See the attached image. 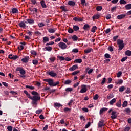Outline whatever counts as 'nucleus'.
Returning a JSON list of instances; mask_svg holds the SVG:
<instances>
[{
  "label": "nucleus",
  "instance_id": "nucleus-1",
  "mask_svg": "<svg viewBox=\"0 0 131 131\" xmlns=\"http://www.w3.org/2000/svg\"><path fill=\"white\" fill-rule=\"evenodd\" d=\"M31 100L32 104L34 106H36L37 105V101L40 100V96L39 95H34L33 97H32Z\"/></svg>",
  "mask_w": 131,
  "mask_h": 131
},
{
  "label": "nucleus",
  "instance_id": "nucleus-2",
  "mask_svg": "<svg viewBox=\"0 0 131 131\" xmlns=\"http://www.w3.org/2000/svg\"><path fill=\"white\" fill-rule=\"evenodd\" d=\"M117 43L119 47L118 51H121L124 48L123 40L119 39L117 40Z\"/></svg>",
  "mask_w": 131,
  "mask_h": 131
},
{
  "label": "nucleus",
  "instance_id": "nucleus-3",
  "mask_svg": "<svg viewBox=\"0 0 131 131\" xmlns=\"http://www.w3.org/2000/svg\"><path fill=\"white\" fill-rule=\"evenodd\" d=\"M58 46L61 50H66V49H67V45L63 42H59Z\"/></svg>",
  "mask_w": 131,
  "mask_h": 131
},
{
  "label": "nucleus",
  "instance_id": "nucleus-4",
  "mask_svg": "<svg viewBox=\"0 0 131 131\" xmlns=\"http://www.w3.org/2000/svg\"><path fill=\"white\" fill-rule=\"evenodd\" d=\"M16 71H19V73L21 75H25V73H26V72L25 70H24V69L23 68L21 67H18L16 69Z\"/></svg>",
  "mask_w": 131,
  "mask_h": 131
},
{
  "label": "nucleus",
  "instance_id": "nucleus-5",
  "mask_svg": "<svg viewBox=\"0 0 131 131\" xmlns=\"http://www.w3.org/2000/svg\"><path fill=\"white\" fill-rule=\"evenodd\" d=\"M44 81L46 82H48L49 85L50 86H53V84L54 83V81H53V79H45L43 80Z\"/></svg>",
  "mask_w": 131,
  "mask_h": 131
},
{
  "label": "nucleus",
  "instance_id": "nucleus-6",
  "mask_svg": "<svg viewBox=\"0 0 131 131\" xmlns=\"http://www.w3.org/2000/svg\"><path fill=\"white\" fill-rule=\"evenodd\" d=\"M81 89L80 91V93H81V94H83V93H86V91H88V90L86 89V85L83 84L81 85Z\"/></svg>",
  "mask_w": 131,
  "mask_h": 131
},
{
  "label": "nucleus",
  "instance_id": "nucleus-7",
  "mask_svg": "<svg viewBox=\"0 0 131 131\" xmlns=\"http://www.w3.org/2000/svg\"><path fill=\"white\" fill-rule=\"evenodd\" d=\"M116 113H117L116 111H112L111 114L112 116H111L112 119H115L117 118V114H116Z\"/></svg>",
  "mask_w": 131,
  "mask_h": 131
},
{
  "label": "nucleus",
  "instance_id": "nucleus-8",
  "mask_svg": "<svg viewBox=\"0 0 131 131\" xmlns=\"http://www.w3.org/2000/svg\"><path fill=\"white\" fill-rule=\"evenodd\" d=\"M29 56H26L24 58H23L21 60V61L23 62V63H28V61H29Z\"/></svg>",
  "mask_w": 131,
  "mask_h": 131
},
{
  "label": "nucleus",
  "instance_id": "nucleus-9",
  "mask_svg": "<svg viewBox=\"0 0 131 131\" xmlns=\"http://www.w3.org/2000/svg\"><path fill=\"white\" fill-rule=\"evenodd\" d=\"M40 4L43 9H46L48 7L46 4V2L44 0H41L40 2Z\"/></svg>",
  "mask_w": 131,
  "mask_h": 131
},
{
  "label": "nucleus",
  "instance_id": "nucleus-10",
  "mask_svg": "<svg viewBox=\"0 0 131 131\" xmlns=\"http://www.w3.org/2000/svg\"><path fill=\"white\" fill-rule=\"evenodd\" d=\"M8 58L11 60H16V59H18V58H19V56L17 55H14L13 57V54H10L8 56Z\"/></svg>",
  "mask_w": 131,
  "mask_h": 131
},
{
  "label": "nucleus",
  "instance_id": "nucleus-11",
  "mask_svg": "<svg viewBox=\"0 0 131 131\" xmlns=\"http://www.w3.org/2000/svg\"><path fill=\"white\" fill-rule=\"evenodd\" d=\"M73 20L75 21V22H82V21H83V18H81L80 17H74Z\"/></svg>",
  "mask_w": 131,
  "mask_h": 131
},
{
  "label": "nucleus",
  "instance_id": "nucleus-12",
  "mask_svg": "<svg viewBox=\"0 0 131 131\" xmlns=\"http://www.w3.org/2000/svg\"><path fill=\"white\" fill-rule=\"evenodd\" d=\"M78 68V66L77 64H75L72 67L69 68L70 71H74V70H76V69H77Z\"/></svg>",
  "mask_w": 131,
  "mask_h": 131
},
{
  "label": "nucleus",
  "instance_id": "nucleus-13",
  "mask_svg": "<svg viewBox=\"0 0 131 131\" xmlns=\"http://www.w3.org/2000/svg\"><path fill=\"white\" fill-rule=\"evenodd\" d=\"M104 126V120H101L99 121L98 124V127L100 128V127H103Z\"/></svg>",
  "mask_w": 131,
  "mask_h": 131
},
{
  "label": "nucleus",
  "instance_id": "nucleus-14",
  "mask_svg": "<svg viewBox=\"0 0 131 131\" xmlns=\"http://www.w3.org/2000/svg\"><path fill=\"white\" fill-rule=\"evenodd\" d=\"M18 26L21 27V28H25V27H26V24H25L24 21H20V23L18 24Z\"/></svg>",
  "mask_w": 131,
  "mask_h": 131
},
{
  "label": "nucleus",
  "instance_id": "nucleus-15",
  "mask_svg": "<svg viewBox=\"0 0 131 131\" xmlns=\"http://www.w3.org/2000/svg\"><path fill=\"white\" fill-rule=\"evenodd\" d=\"M48 74H49V75H50V76H52V77H55V76H57V73L53 71L48 72Z\"/></svg>",
  "mask_w": 131,
  "mask_h": 131
},
{
  "label": "nucleus",
  "instance_id": "nucleus-16",
  "mask_svg": "<svg viewBox=\"0 0 131 131\" xmlns=\"http://www.w3.org/2000/svg\"><path fill=\"white\" fill-rule=\"evenodd\" d=\"M125 16H126V14H124L119 15L117 16V19H118V20H122V19H123V18H124Z\"/></svg>",
  "mask_w": 131,
  "mask_h": 131
},
{
  "label": "nucleus",
  "instance_id": "nucleus-17",
  "mask_svg": "<svg viewBox=\"0 0 131 131\" xmlns=\"http://www.w3.org/2000/svg\"><path fill=\"white\" fill-rule=\"evenodd\" d=\"M12 14H19V10L16 8H14L12 10Z\"/></svg>",
  "mask_w": 131,
  "mask_h": 131
},
{
  "label": "nucleus",
  "instance_id": "nucleus-18",
  "mask_svg": "<svg viewBox=\"0 0 131 131\" xmlns=\"http://www.w3.org/2000/svg\"><path fill=\"white\" fill-rule=\"evenodd\" d=\"M24 94H25V95H26L27 98H28L29 99H30V100H31V98H32V97H31V96L30 95V94L28 93V92H27V91L25 90L24 91Z\"/></svg>",
  "mask_w": 131,
  "mask_h": 131
},
{
  "label": "nucleus",
  "instance_id": "nucleus-19",
  "mask_svg": "<svg viewBox=\"0 0 131 131\" xmlns=\"http://www.w3.org/2000/svg\"><path fill=\"white\" fill-rule=\"evenodd\" d=\"M92 51H93V49H92L91 48H88L84 50V52L85 54H89V53H91V52Z\"/></svg>",
  "mask_w": 131,
  "mask_h": 131
},
{
  "label": "nucleus",
  "instance_id": "nucleus-20",
  "mask_svg": "<svg viewBox=\"0 0 131 131\" xmlns=\"http://www.w3.org/2000/svg\"><path fill=\"white\" fill-rule=\"evenodd\" d=\"M26 20L27 21V23H29V24H34V20L32 18L27 19Z\"/></svg>",
  "mask_w": 131,
  "mask_h": 131
},
{
  "label": "nucleus",
  "instance_id": "nucleus-21",
  "mask_svg": "<svg viewBox=\"0 0 131 131\" xmlns=\"http://www.w3.org/2000/svg\"><path fill=\"white\" fill-rule=\"evenodd\" d=\"M108 110V108L107 107H103L102 108L100 109L99 111L100 114H102L105 111H107Z\"/></svg>",
  "mask_w": 131,
  "mask_h": 131
},
{
  "label": "nucleus",
  "instance_id": "nucleus-22",
  "mask_svg": "<svg viewBox=\"0 0 131 131\" xmlns=\"http://www.w3.org/2000/svg\"><path fill=\"white\" fill-rule=\"evenodd\" d=\"M50 41V39L48 37H43V43H46V42H48Z\"/></svg>",
  "mask_w": 131,
  "mask_h": 131
},
{
  "label": "nucleus",
  "instance_id": "nucleus-23",
  "mask_svg": "<svg viewBox=\"0 0 131 131\" xmlns=\"http://www.w3.org/2000/svg\"><path fill=\"white\" fill-rule=\"evenodd\" d=\"M83 29H84V30H89V29H90L89 25V24L84 25V26L83 27Z\"/></svg>",
  "mask_w": 131,
  "mask_h": 131
},
{
  "label": "nucleus",
  "instance_id": "nucleus-24",
  "mask_svg": "<svg viewBox=\"0 0 131 131\" xmlns=\"http://www.w3.org/2000/svg\"><path fill=\"white\" fill-rule=\"evenodd\" d=\"M115 102H116V99L113 98L111 101H110V102L108 103H109L110 105H113V104H114V103H115Z\"/></svg>",
  "mask_w": 131,
  "mask_h": 131
},
{
  "label": "nucleus",
  "instance_id": "nucleus-25",
  "mask_svg": "<svg viewBox=\"0 0 131 131\" xmlns=\"http://www.w3.org/2000/svg\"><path fill=\"white\" fill-rule=\"evenodd\" d=\"M125 55L126 56H128V57H130L131 56V51L130 50H127L125 52Z\"/></svg>",
  "mask_w": 131,
  "mask_h": 131
},
{
  "label": "nucleus",
  "instance_id": "nucleus-26",
  "mask_svg": "<svg viewBox=\"0 0 131 131\" xmlns=\"http://www.w3.org/2000/svg\"><path fill=\"white\" fill-rule=\"evenodd\" d=\"M69 6H75V2L72 1H70L68 2Z\"/></svg>",
  "mask_w": 131,
  "mask_h": 131
},
{
  "label": "nucleus",
  "instance_id": "nucleus-27",
  "mask_svg": "<svg viewBox=\"0 0 131 131\" xmlns=\"http://www.w3.org/2000/svg\"><path fill=\"white\" fill-rule=\"evenodd\" d=\"M112 98H114V94H110L107 95V99H112Z\"/></svg>",
  "mask_w": 131,
  "mask_h": 131
},
{
  "label": "nucleus",
  "instance_id": "nucleus-28",
  "mask_svg": "<svg viewBox=\"0 0 131 131\" xmlns=\"http://www.w3.org/2000/svg\"><path fill=\"white\" fill-rule=\"evenodd\" d=\"M73 29L74 31H77L79 30V27H78V26L74 25L73 26Z\"/></svg>",
  "mask_w": 131,
  "mask_h": 131
},
{
  "label": "nucleus",
  "instance_id": "nucleus-29",
  "mask_svg": "<svg viewBox=\"0 0 131 131\" xmlns=\"http://www.w3.org/2000/svg\"><path fill=\"white\" fill-rule=\"evenodd\" d=\"M52 49L53 48H52V47L51 46H47L45 47V49L46 50V51H48V52H51Z\"/></svg>",
  "mask_w": 131,
  "mask_h": 131
},
{
  "label": "nucleus",
  "instance_id": "nucleus-30",
  "mask_svg": "<svg viewBox=\"0 0 131 131\" xmlns=\"http://www.w3.org/2000/svg\"><path fill=\"white\" fill-rule=\"evenodd\" d=\"M126 10H131V4H127L125 6Z\"/></svg>",
  "mask_w": 131,
  "mask_h": 131
},
{
  "label": "nucleus",
  "instance_id": "nucleus-31",
  "mask_svg": "<svg viewBox=\"0 0 131 131\" xmlns=\"http://www.w3.org/2000/svg\"><path fill=\"white\" fill-rule=\"evenodd\" d=\"M116 105L117 107H121V99H119Z\"/></svg>",
  "mask_w": 131,
  "mask_h": 131
},
{
  "label": "nucleus",
  "instance_id": "nucleus-32",
  "mask_svg": "<svg viewBox=\"0 0 131 131\" xmlns=\"http://www.w3.org/2000/svg\"><path fill=\"white\" fill-rule=\"evenodd\" d=\"M96 29H97V26H94L92 27L91 31V32H93V33H95V32H96Z\"/></svg>",
  "mask_w": 131,
  "mask_h": 131
},
{
  "label": "nucleus",
  "instance_id": "nucleus-33",
  "mask_svg": "<svg viewBox=\"0 0 131 131\" xmlns=\"http://www.w3.org/2000/svg\"><path fill=\"white\" fill-rule=\"evenodd\" d=\"M99 18H100V15L99 14L94 15L93 16V20H96V19H99Z\"/></svg>",
  "mask_w": 131,
  "mask_h": 131
},
{
  "label": "nucleus",
  "instance_id": "nucleus-34",
  "mask_svg": "<svg viewBox=\"0 0 131 131\" xmlns=\"http://www.w3.org/2000/svg\"><path fill=\"white\" fill-rule=\"evenodd\" d=\"M104 58L105 59H111V55H110V54H109L108 53H106L104 55Z\"/></svg>",
  "mask_w": 131,
  "mask_h": 131
},
{
  "label": "nucleus",
  "instance_id": "nucleus-35",
  "mask_svg": "<svg viewBox=\"0 0 131 131\" xmlns=\"http://www.w3.org/2000/svg\"><path fill=\"white\" fill-rule=\"evenodd\" d=\"M125 90V87L124 86H122L119 88V92H122Z\"/></svg>",
  "mask_w": 131,
  "mask_h": 131
},
{
  "label": "nucleus",
  "instance_id": "nucleus-36",
  "mask_svg": "<svg viewBox=\"0 0 131 131\" xmlns=\"http://www.w3.org/2000/svg\"><path fill=\"white\" fill-rule=\"evenodd\" d=\"M123 82V80L119 79L117 81H116L115 83H116V84H121V83H122Z\"/></svg>",
  "mask_w": 131,
  "mask_h": 131
},
{
  "label": "nucleus",
  "instance_id": "nucleus-37",
  "mask_svg": "<svg viewBox=\"0 0 131 131\" xmlns=\"http://www.w3.org/2000/svg\"><path fill=\"white\" fill-rule=\"evenodd\" d=\"M119 3L121 5H126L127 4L125 0H120Z\"/></svg>",
  "mask_w": 131,
  "mask_h": 131
},
{
  "label": "nucleus",
  "instance_id": "nucleus-38",
  "mask_svg": "<svg viewBox=\"0 0 131 131\" xmlns=\"http://www.w3.org/2000/svg\"><path fill=\"white\" fill-rule=\"evenodd\" d=\"M60 9L62 10V11H63V12H68V10L65 9V6H61L60 7Z\"/></svg>",
  "mask_w": 131,
  "mask_h": 131
},
{
  "label": "nucleus",
  "instance_id": "nucleus-39",
  "mask_svg": "<svg viewBox=\"0 0 131 131\" xmlns=\"http://www.w3.org/2000/svg\"><path fill=\"white\" fill-rule=\"evenodd\" d=\"M72 39L74 40V41H76L77 39H78V37L76 36V35H74L72 37Z\"/></svg>",
  "mask_w": 131,
  "mask_h": 131
},
{
  "label": "nucleus",
  "instance_id": "nucleus-40",
  "mask_svg": "<svg viewBox=\"0 0 131 131\" xmlns=\"http://www.w3.org/2000/svg\"><path fill=\"white\" fill-rule=\"evenodd\" d=\"M127 104H128V103L127 102V101H124L123 103V104H122V107L123 108L126 107L127 106Z\"/></svg>",
  "mask_w": 131,
  "mask_h": 131
},
{
  "label": "nucleus",
  "instance_id": "nucleus-41",
  "mask_svg": "<svg viewBox=\"0 0 131 131\" xmlns=\"http://www.w3.org/2000/svg\"><path fill=\"white\" fill-rule=\"evenodd\" d=\"M54 107H62V104L59 103H55L54 104Z\"/></svg>",
  "mask_w": 131,
  "mask_h": 131
},
{
  "label": "nucleus",
  "instance_id": "nucleus-42",
  "mask_svg": "<svg viewBox=\"0 0 131 131\" xmlns=\"http://www.w3.org/2000/svg\"><path fill=\"white\" fill-rule=\"evenodd\" d=\"M55 29H52V28H50L49 30H48V32H49V33H55Z\"/></svg>",
  "mask_w": 131,
  "mask_h": 131
},
{
  "label": "nucleus",
  "instance_id": "nucleus-43",
  "mask_svg": "<svg viewBox=\"0 0 131 131\" xmlns=\"http://www.w3.org/2000/svg\"><path fill=\"white\" fill-rule=\"evenodd\" d=\"M32 63L33 65H37V64H38V60L36 59L33 60Z\"/></svg>",
  "mask_w": 131,
  "mask_h": 131
},
{
  "label": "nucleus",
  "instance_id": "nucleus-44",
  "mask_svg": "<svg viewBox=\"0 0 131 131\" xmlns=\"http://www.w3.org/2000/svg\"><path fill=\"white\" fill-rule=\"evenodd\" d=\"M57 58L58 59H59L60 61H64V60H65L64 56H57Z\"/></svg>",
  "mask_w": 131,
  "mask_h": 131
},
{
  "label": "nucleus",
  "instance_id": "nucleus-45",
  "mask_svg": "<svg viewBox=\"0 0 131 131\" xmlns=\"http://www.w3.org/2000/svg\"><path fill=\"white\" fill-rule=\"evenodd\" d=\"M30 53L31 54H32V55H34V56H36L37 55L36 51H35V50H31L30 51Z\"/></svg>",
  "mask_w": 131,
  "mask_h": 131
},
{
  "label": "nucleus",
  "instance_id": "nucleus-46",
  "mask_svg": "<svg viewBox=\"0 0 131 131\" xmlns=\"http://www.w3.org/2000/svg\"><path fill=\"white\" fill-rule=\"evenodd\" d=\"M71 111V109L66 107L64 108V112H70Z\"/></svg>",
  "mask_w": 131,
  "mask_h": 131
},
{
  "label": "nucleus",
  "instance_id": "nucleus-47",
  "mask_svg": "<svg viewBox=\"0 0 131 131\" xmlns=\"http://www.w3.org/2000/svg\"><path fill=\"white\" fill-rule=\"evenodd\" d=\"M130 92H131V90H130V88H127L126 91H125V93L126 94H130Z\"/></svg>",
  "mask_w": 131,
  "mask_h": 131
},
{
  "label": "nucleus",
  "instance_id": "nucleus-48",
  "mask_svg": "<svg viewBox=\"0 0 131 131\" xmlns=\"http://www.w3.org/2000/svg\"><path fill=\"white\" fill-rule=\"evenodd\" d=\"M41 112H42V110L39 109V110L36 111L35 113H36V114H40V113H41Z\"/></svg>",
  "mask_w": 131,
  "mask_h": 131
},
{
  "label": "nucleus",
  "instance_id": "nucleus-49",
  "mask_svg": "<svg viewBox=\"0 0 131 131\" xmlns=\"http://www.w3.org/2000/svg\"><path fill=\"white\" fill-rule=\"evenodd\" d=\"M32 95H33L34 96H38L39 95V94H38V93H37L36 91H32L31 92Z\"/></svg>",
  "mask_w": 131,
  "mask_h": 131
},
{
  "label": "nucleus",
  "instance_id": "nucleus-50",
  "mask_svg": "<svg viewBox=\"0 0 131 131\" xmlns=\"http://www.w3.org/2000/svg\"><path fill=\"white\" fill-rule=\"evenodd\" d=\"M26 88L27 89H30L32 91H33L34 90V87L32 86H29V85H26Z\"/></svg>",
  "mask_w": 131,
  "mask_h": 131
},
{
  "label": "nucleus",
  "instance_id": "nucleus-51",
  "mask_svg": "<svg viewBox=\"0 0 131 131\" xmlns=\"http://www.w3.org/2000/svg\"><path fill=\"white\" fill-rule=\"evenodd\" d=\"M49 60L52 62L54 63L56 60V57H51L49 58Z\"/></svg>",
  "mask_w": 131,
  "mask_h": 131
},
{
  "label": "nucleus",
  "instance_id": "nucleus-52",
  "mask_svg": "<svg viewBox=\"0 0 131 131\" xmlns=\"http://www.w3.org/2000/svg\"><path fill=\"white\" fill-rule=\"evenodd\" d=\"M102 9H103V7H102V6H97L96 7V10L98 11H102Z\"/></svg>",
  "mask_w": 131,
  "mask_h": 131
},
{
  "label": "nucleus",
  "instance_id": "nucleus-53",
  "mask_svg": "<svg viewBox=\"0 0 131 131\" xmlns=\"http://www.w3.org/2000/svg\"><path fill=\"white\" fill-rule=\"evenodd\" d=\"M69 33H73L74 32V30L72 28H70L68 30Z\"/></svg>",
  "mask_w": 131,
  "mask_h": 131
},
{
  "label": "nucleus",
  "instance_id": "nucleus-54",
  "mask_svg": "<svg viewBox=\"0 0 131 131\" xmlns=\"http://www.w3.org/2000/svg\"><path fill=\"white\" fill-rule=\"evenodd\" d=\"M117 8V7L116 6H115V7H113L111 8V12H112V13H113V12H114V11H116Z\"/></svg>",
  "mask_w": 131,
  "mask_h": 131
},
{
  "label": "nucleus",
  "instance_id": "nucleus-55",
  "mask_svg": "<svg viewBox=\"0 0 131 131\" xmlns=\"http://www.w3.org/2000/svg\"><path fill=\"white\" fill-rule=\"evenodd\" d=\"M111 31V30L110 29V28H108L106 30H104V32H105L106 34H108V33H109V32H110Z\"/></svg>",
  "mask_w": 131,
  "mask_h": 131
},
{
  "label": "nucleus",
  "instance_id": "nucleus-56",
  "mask_svg": "<svg viewBox=\"0 0 131 131\" xmlns=\"http://www.w3.org/2000/svg\"><path fill=\"white\" fill-rule=\"evenodd\" d=\"M122 75V72L120 71L117 74V77H120L121 75Z\"/></svg>",
  "mask_w": 131,
  "mask_h": 131
},
{
  "label": "nucleus",
  "instance_id": "nucleus-57",
  "mask_svg": "<svg viewBox=\"0 0 131 131\" xmlns=\"http://www.w3.org/2000/svg\"><path fill=\"white\" fill-rule=\"evenodd\" d=\"M99 99V95L96 94L94 97H93V99L95 100H98Z\"/></svg>",
  "mask_w": 131,
  "mask_h": 131
},
{
  "label": "nucleus",
  "instance_id": "nucleus-58",
  "mask_svg": "<svg viewBox=\"0 0 131 131\" xmlns=\"http://www.w3.org/2000/svg\"><path fill=\"white\" fill-rule=\"evenodd\" d=\"M79 71H75L72 73V75H76V74L79 73Z\"/></svg>",
  "mask_w": 131,
  "mask_h": 131
},
{
  "label": "nucleus",
  "instance_id": "nucleus-59",
  "mask_svg": "<svg viewBox=\"0 0 131 131\" xmlns=\"http://www.w3.org/2000/svg\"><path fill=\"white\" fill-rule=\"evenodd\" d=\"M72 81L70 80H67L65 81L64 84H70L71 83Z\"/></svg>",
  "mask_w": 131,
  "mask_h": 131
},
{
  "label": "nucleus",
  "instance_id": "nucleus-60",
  "mask_svg": "<svg viewBox=\"0 0 131 131\" xmlns=\"http://www.w3.org/2000/svg\"><path fill=\"white\" fill-rule=\"evenodd\" d=\"M76 63H81L82 62V60L81 59H77L75 60Z\"/></svg>",
  "mask_w": 131,
  "mask_h": 131
},
{
  "label": "nucleus",
  "instance_id": "nucleus-61",
  "mask_svg": "<svg viewBox=\"0 0 131 131\" xmlns=\"http://www.w3.org/2000/svg\"><path fill=\"white\" fill-rule=\"evenodd\" d=\"M130 127H126L124 128L123 131H129L130 130Z\"/></svg>",
  "mask_w": 131,
  "mask_h": 131
},
{
  "label": "nucleus",
  "instance_id": "nucleus-62",
  "mask_svg": "<svg viewBox=\"0 0 131 131\" xmlns=\"http://www.w3.org/2000/svg\"><path fill=\"white\" fill-rule=\"evenodd\" d=\"M7 129L8 131H12L13 130V127L11 126H8Z\"/></svg>",
  "mask_w": 131,
  "mask_h": 131
},
{
  "label": "nucleus",
  "instance_id": "nucleus-63",
  "mask_svg": "<svg viewBox=\"0 0 131 131\" xmlns=\"http://www.w3.org/2000/svg\"><path fill=\"white\" fill-rule=\"evenodd\" d=\"M124 111L126 113H130V109L129 108L125 109Z\"/></svg>",
  "mask_w": 131,
  "mask_h": 131
},
{
  "label": "nucleus",
  "instance_id": "nucleus-64",
  "mask_svg": "<svg viewBox=\"0 0 131 131\" xmlns=\"http://www.w3.org/2000/svg\"><path fill=\"white\" fill-rule=\"evenodd\" d=\"M66 92H72V88H67L66 89Z\"/></svg>",
  "mask_w": 131,
  "mask_h": 131
}]
</instances>
